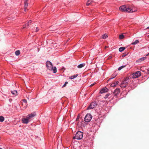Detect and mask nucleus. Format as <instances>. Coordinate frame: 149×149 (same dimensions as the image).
Masks as SVG:
<instances>
[{"mask_svg":"<svg viewBox=\"0 0 149 149\" xmlns=\"http://www.w3.org/2000/svg\"><path fill=\"white\" fill-rule=\"evenodd\" d=\"M92 116L90 113H87L84 118V121L86 122H89L91 120Z\"/></svg>","mask_w":149,"mask_h":149,"instance_id":"4","label":"nucleus"},{"mask_svg":"<svg viewBox=\"0 0 149 149\" xmlns=\"http://www.w3.org/2000/svg\"><path fill=\"white\" fill-rule=\"evenodd\" d=\"M118 81H116L112 83L111 85V86L112 87H115L118 84Z\"/></svg>","mask_w":149,"mask_h":149,"instance_id":"17","label":"nucleus"},{"mask_svg":"<svg viewBox=\"0 0 149 149\" xmlns=\"http://www.w3.org/2000/svg\"><path fill=\"white\" fill-rule=\"evenodd\" d=\"M39 30V29H38V27H36V32H38Z\"/></svg>","mask_w":149,"mask_h":149,"instance_id":"33","label":"nucleus"},{"mask_svg":"<svg viewBox=\"0 0 149 149\" xmlns=\"http://www.w3.org/2000/svg\"><path fill=\"white\" fill-rule=\"evenodd\" d=\"M119 9L122 11L128 13H132L135 11V10H134L131 8L127 7L125 5H123L120 7Z\"/></svg>","mask_w":149,"mask_h":149,"instance_id":"1","label":"nucleus"},{"mask_svg":"<svg viewBox=\"0 0 149 149\" xmlns=\"http://www.w3.org/2000/svg\"><path fill=\"white\" fill-rule=\"evenodd\" d=\"M4 120V118L3 116H0V122H3Z\"/></svg>","mask_w":149,"mask_h":149,"instance_id":"27","label":"nucleus"},{"mask_svg":"<svg viewBox=\"0 0 149 149\" xmlns=\"http://www.w3.org/2000/svg\"><path fill=\"white\" fill-rule=\"evenodd\" d=\"M108 91V89L107 88H105L102 89L100 91V93L102 94Z\"/></svg>","mask_w":149,"mask_h":149,"instance_id":"10","label":"nucleus"},{"mask_svg":"<svg viewBox=\"0 0 149 149\" xmlns=\"http://www.w3.org/2000/svg\"><path fill=\"white\" fill-rule=\"evenodd\" d=\"M129 79L126 78L123 80L120 84V87L122 88H125L127 85Z\"/></svg>","mask_w":149,"mask_h":149,"instance_id":"3","label":"nucleus"},{"mask_svg":"<svg viewBox=\"0 0 149 149\" xmlns=\"http://www.w3.org/2000/svg\"><path fill=\"white\" fill-rule=\"evenodd\" d=\"M22 101L25 104H26V103L27 102V101L25 99H23L22 100Z\"/></svg>","mask_w":149,"mask_h":149,"instance_id":"32","label":"nucleus"},{"mask_svg":"<svg viewBox=\"0 0 149 149\" xmlns=\"http://www.w3.org/2000/svg\"><path fill=\"white\" fill-rule=\"evenodd\" d=\"M28 0H25L24 1V11H26V9L28 6V3H27Z\"/></svg>","mask_w":149,"mask_h":149,"instance_id":"15","label":"nucleus"},{"mask_svg":"<svg viewBox=\"0 0 149 149\" xmlns=\"http://www.w3.org/2000/svg\"><path fill=\"white\" fill-rule=\"evenodd\" d=\"M97 103L95 101L92 102L90 105L88 107V109H93L97 105Z\"/></svg>","mask_w":149,"mask_h":149,"instance_id":"7","label":"nucleus"},{"mask_svg":"<svg viewBox=\"0 0 149 149\" xmlns=\"http://www.w3.org/2000/svg\"><path fill=\"white\" fill-rule=\"evenodd\" d=\"M125 49L124 47H120L119 49V51L120 52H122Z\"/></svg>","mask_w":149,"mask_h":149,"instance_id":"23","label":"nucleus"},{"mask_svg":"<svg viewBox=\"0 0 149 149\" xmlns=\"http://www.w3.org/2000/svg\"><path fill=\"white\" fill-rule=\"evenodd\" d=\"M93 2V1L92 0H88L86 3V5L87 6H88L90 5H92Z\"/></svg>","mask_w":149,"mask_h":149,"instance_id":"16","label":"nucleus"},{"mask_svg":"<svg viewBox=\"0 0 149 149\" xmlns=\"http://www.w3.org/2000/svg\"><path fill=\"white\" fill-rule=\"evenodd\" d=\"M0 149H2V148H0Z\"/></svg>","mask_w":149,"mask_h":149,"instance_id":"39","label":"nucleus"},{"mask_svg":"<svg viewBox=\"0 0 149 149\" xmlns=\"http://www.w3.org/2000/svg\"><path fill=\"white\" fill-rule=\"evenodd\" d=\"M139 42V41L138 40H136L134 42H132L131 43V45H135Z\"/></svg>","mask_w":149,"mask_h":149,"instance_id":"22","label":"nucleus"},{"mask_svg":"<svg viewBox=\"0 0 149 149\" xmlns=\"http://www.w3.org/2000/svg\"><path fill=\"white\" fill-rule=\"evenodd\" d=\"M109 96H110V94L109 93H108L104 97V98L105 99H109L110 97Z\"/></svg>","mask_w":149,"mask_h":149,"instance_id":"20","label":"nucleus"},{"mask_svg":"<svg viewBox=\"0 0 149 149\" xmlns=\"http://www.w3.org/2000/svg\"><path fill=\"white\" fill-rule=\"evenodd\" d=\"M117 74L118 73L116 72V71L115 72L111 75V77L109 79V80L114 78L116 76Z\"/></svg>","mask_w":149,"mask_h":149,"instance_id":"9","label":"nucleus"},{"mask_svg":"<svg viewBox=\"0 0 149 149\" xmlns=\"http://www.w3.org/2000/svg\"><path fill=\"white\" fill-rule=\"evenodd\" d=\"M124 36L123 34H121L119 36V37L120 39H122L124 38Z\"/></svg>","mask_w":149,"mask_h":149,"instance_id":"29","label":"nucleus"},{"mask_svg":"<svg viewBox=\"0 0 149 149\" xmlns=\"http://www.w3.org/2000/svg\"><path fill=\"white\" fill-rule=\"evenodd\" d=\"M109 57H110V58H111L110 56Z\"/></svg>","mask_w":149,"mask_h":149,"instance_id":"40","label":"nucleus"},{"mask_svg":"<svg viewBox=\"0 0 149 149\" xmlns=\"http://www.w3.org/2000/svg\"><path fill=\"white\" fill-rule=\"evenodd\" d=\"M120 89L119 88H116L115 90L113 93L115 96H116L120 92Z\"/></svg>","mask_w":149,"mask_h":149,"instance_id":"12","label":"nucleus"},{"mask_svg":"<svg viewBox=\"0 0 149 149\" xmlns=\"http://www.w3.org/2000/svg\"><path fill=\"white\" fill-rule=\"evenodd\" d=\"M22 123H24L27 124L30 121L26 117V118H23L22 119Z\"/></svg>","mask_w":149,"mask_h":149,"instance_id":"11","label":"nucleus"},{"mask_svg":"<svg viewBox=\"0 0 149 149\" xmlns=\"http://www.w3.org/2000/svg\"><path fill=\"white\" fill-rule=\"evenodd\" d=\"M148 49H149V47H148Z\"/></svg>","mask_w":149,"mask_h":149,"instance_id":"41","label":"nucleus"},{"mask_svg":"<svg viewBox=\"0 0 149 149\" xmlns=\"http://www.w3.org/2000/svg\"><path fill=\"white\" fill-rule=\"evenodd\" d=\"M46 66L48 70H50L52 68L53 65L50 61H47L46 63Z\"/></svg>","mask_w":149,"mask_h":149,"instance_id":"6","label":"nucleus"},{"mask_svg":"<svg viewBox=\"0 0 149 149\" xmlns=\"http://www.w3.org/2000/svg\"><path fill=\"white\" fill-rule=\"evenodd\" d=\"M128 54H125L124 53L121 56V57L122 58H123L125 56H126Z\"/></svg>","mask_w":149,"mask_h":149,"instance_id":"30","label":"nucleus"},{"mask_svg":"<svg viewBox=\"0 0 149 149\" xmlns=\"http://www.w3.org/2000/svg\"><path fill=\"white\" fill-rule=\"evenodd\" d=\"M50 70H52L53 71V73H56L57 70H56V67H52V68L50 69Z\"/></svg>","mask_w":149,"mask_h":149,"instance_id":"19","label":"nucleus"},{"mask_svg":"<svg viewBox=\"0 0 149 149\" xmlns=\"http://www.w3.org/2000/svg\"><path fill=\"white\" fill-rule=\"evenodd\" d=\"M36 115V114L35 113H31L28 115L26 117L30 121L32 120L33 118Z\"/></svg>","mask_w":149,"mask_h":149,"instance_id":"8","label":"nucleus"},{"mask_svg":"<svg viewBox=\"0 0 149 149\" xmlns=\"http://www.w3.org/2000/svg\"><path fill=\"white\" fill-rule=\"evenodd\" d=\"M31 23V20H30L29 21L27 24H25L23 27V28H27L28 27V26L30 25Z\"/></svg>","mask_w":149,"mask_h":149,"instance_id":"13","label":"nucleus"},{"mask_svg":"<svg viewBox=\"0 0 149 149\" xmlns=\"http://www.w3.org/2000/svg\"><path fill=\"white\" fill-rule=\"evenodd\" d=\"M148 55H149V53L148 54H147L146 55V56H148Z\"/></svg>","mask_w":149,"mask_h":149,"instance_id":"37","label":"nucleus"},{"mask_svg":"<svg viewBox=\"0 0 149 149\" xmlns=\"http://www.w3.org/2000/svg\"><path fill=\"white\" fill-rule=\"evenodd\" d=\"M20 54V52L19 50H17L15 52V54L16 56L19 55Z\"/></svg>","mask_w":149,"mask_h":149,"instance_id":"25","label":"nucleus"},{"mask_svg":"<svg viewBox=\"0 0 149 149\" xmlns=\"http://www.w3.org/2000/svg\"><path fill=\"white\" fill-rule=\"evenodd\" d=\"M85 65V63H81L78 65L77 68H81L82 67H84Z\"/></svg>","mask_w":149,"mask_h":149,"instance_id":"18","label":"nucleus"},{"mask_svg":"<svg viewBox=\"0 0 149 149\" xmlns=\"http://www.w3.org/2000/svg\"><path fill=\"white\" fill-rule=\"evenodd\" d=\"M146 58V57H143L139 59L138 60H137L136 62L138 63H140L141 61H142L144 60H145Z\"/></svg>","mask_w":149,"mask_h":149,"instance_id":"14","label":"nucleus"},{"mask_svg":"<svg viewBox=\"0 0 149 149\" xmlns=\"http://www.w3.org/2000/svg\"><path fill=\"white\" fill-rule=\"evenodd\" d=\"M11 93L14 95H17V92L16 91H11Z\"/></svg>","mask_w":149,"mask_h":149,"instance_id":"24","label":"nucleus"},{"mask_svg":"<svg viewBox=\"0 0 149 149\" xmlns=\"http://www.w3.org/2000/svg\"><path fill=\"white\" fill-rule=\"evenodd\" d=\"M146 29H149V26L148 27H147Z\"/></svg>","mask_w":149,"mask_h":149,"instance_id":"38","label":"nucleus"},{"mask_svg":"<svg viewBox=\"0 0 149 149\" xmlns=\"http://www.w3.org/2000/svg\"><path fill=\"white\" fill-rule=\"evenodd\" d=\"M141 75V72L140 71H137L132 74V77L133 78H136L140 77Z\"/></svg>","mask_w":149,"mask_h":149,"instance_id":"5","label":"nucleus"},{"mask_svg":"<svg viewBox=\"0 0 149 149\" xmlns=\"http://www.w3.org/2000/svg\"><path fill=\"white\" fill-rule=\"evenodd\" d=\"M78 75V74H76L70 77L69 78L71 79H73L76 78Z\"/></svg>","mask_w":149,"mask_h":149,"instance_id":"21","label":"nucleus"},{"mask_svg":"<svg viewBox=\"0 0 149 149\" xmlns=\"http://www.w3.org/2000/svg\"><path fill=\"white\" fill-rule=\"evenodd\" d=\"M94 84H95L94 83L90 85V86H93Z\"/></svg>","mask_w":149,"mask_h":149,"instance_id":"35","label":"nucleus"},{"mask_svg":"<svg viewBox=\"0 0 149 149\" xmlns=\"http://www.w3.org/2000/svg\"><path fill=\"white\" fill-rule=\"evenodd\" d=\"M68 84V82H67V81L65 82V83L63 85V87H64L66 85H67V84Z\"/></svg>","mask_w":149,"mask_h":149,"instance_id":"31","label":"nucleus"},{"mask_svg":"<svg viewBox=\"0 0 149 149\" xmlns=\"http://www.w3.org/2000/svg\"><path fill=\"white\" fill-rule=\"evenodd\" d=\"M126 65L121 66L119 67L118 68V70L119 71L121 70L122 69L125 67H126Z\"/></svg>","mask_w":149,"mask_h":149,"instance_id":"26","label":"nucleus"},{"mask_svg":"<svg viewBox=\"0 0 149 149\" xmlns=\"http://www.w3.org/2000/svg\"><path fill=\"white\" fill-rule=\"evenodd\" d=\"M79 119V117L78 116L76 119V120L77 121Z\"/></svg>","mask_w":149,"mask_h":149,"instance_id":"34","label":"nucleus"},{"mask_svg":"<svg viewBox=\"0 0 149 149\" xmlns=\"http://www.w3.org/2000/svg\"><path fill=\"white\" fill-rule=\"evenodd\" d=\"M107 37V35L106 34H104L102 36V38L104 39L106 38Z\"/></svg>","mask_w":149,"mask_h":149,"instance_id":"28","label":"nucleus"},{"mask_svg":"<svg viewBox=\"0 0 149 149\" xmlns=\"http://www.w3.org/2000/svg\"><path fill=\"white\" fill-rule=\"evenodd\" d=\"M9 101L10 102H11L12 101V100L11 99H9Z\"/></svg>","mask_w":149,"mask_h":149,"instance_id":"36","label":"nucleus"},{"mask_svg":"<svg viewBox=\"0 0 149 149\" xmlns=\"http://www.w3.org/2000/svg\"><path fill=\"white\" fill-rule=\"evenodd\" d=\"M83 133L81 131H78L77 132L74 137V139L78 140L81 139H82L83 136Z\"/></svg>","mask_w":149,"mask_h":149,"instance_id":"2","label":"nucleus"}]
</instances>
